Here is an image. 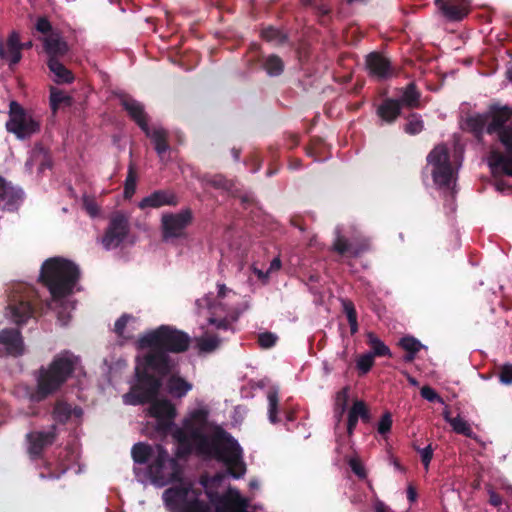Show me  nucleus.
I'll list each match as a JSON object with an SVG mask.
<instances>
[{"mask_svg": "<svg viewBox=\"0 0 512 512\" xmlns=\"http://www.w3.org/2000/svg\"><path fill=\"white\" fill-rule=\"evenodd\" d=\"M139 349L150 350L141 358H137L134 376L137 385L133 392H140L137 401L143 402L154 397L164 385V378L179 368V361L171 354L186 352L191 345L188 333L170 325L158 328L142 335L138 341Z\"/></svg>", "mask_w": 512, "mask_h": 512, "instance_id": "nucleus-1", "label": "nucleus"}, {"mask_svg": "<svg viewBox=\"0 0 512 512\" xmlns=\"http://www.w3.org/2000/svg\"><path fill=\"white\" fill-rule=\"evenodd\" d=\"M488 135H497L498 141L505 148L506 153L491 151L488 162L493 173H501L512 177V107L493 103L486 111Z\"/></svg>", "mask_w": 512, "mask_h": 512, "instance_id": "nucleus-2", "label": "nucleus"}, {"mask_svg": "<svg viewBox=\"0 0 512 512\" xmlns=\"http://www.w3.org/2000/svg\"><path fill=\"white\" fill-rule=\"evenodd\" d=\"M79 358L71 351L56 354L52 361L34 373L36 387L30 395L33 402H41L57 393L75 372Z\"/></svg>", "mask_w": 512, "mask_h": 512, "instance_id": "nucleus-3", "label": "nucleus"}, {"mask_svg": "<svg viewBox=\"0 0 512 512\" xmlns=\"http://www.w3.org/2000/svg\"><path fill=\"white\" fill-rule=\"evenodd\" d=\"M79 277L80 271L75 263L62 257H52L41 265L39 282L49 290L54 300H59L73 292Z\"/></svg>", "mask_w": 512, "mask_h": 512, "instance_id": "nucleus-4", "label": "nucleus"}, {"mask_svg": "<svg viewBox=\"0 0 512 512\" xmlns=\"http://www.w3.org/2000/svg\"><path fill=\"white\" fill-rule=\"evenodd\" d=\"M214 448L206 455L223 462L228 473L239 479L246 473V465L242 460V448L237 440L226 430L218 431L213 439Z\"/></svg>", "mask_w": 512, "mask_h": 512, "instance_id": "nucleus-5", "label": "nucleus"}, {"mask_svg": "<svg viewBox=\"0 0 512 512\" xmlns=\"http://www.w3.org/2000/svg\"><path fill=\"white\" fill-rule=\"evenodd\" d=\"M136 385L137 377L134 376V382L131 384L129 391L123 395V402L133 406L150 404L148 412L151 417L156 419V430L160 433L167 434L174 425L173 421L176 416L175 406L168 399H158L162 387L158 389L156 395L151 399L138 402L137 395L140 392H133Z\"/></svg>", "mask_w": 512, "mask_h": 512, "instance_id": "nucleus-6", "label": "nucleus"}, {"mask_svg": "<svg viewBox=\"0 0 512 512\" xmlns=\"http://www.w3.org/2000/svg\"><path fill=\"white\" fill-rule=\"evenodd\" d=\"M148 474L151 481L159 486L182 480V469L178 460L171 457L160 444L156 445V455L148 466Z\"/></svg>", "mask_w": 512, "mask_h": 512, "instance_id": "nucleus-7", "label": "nucleus"}, {"mask_svg": "<svg viewBox=\"0 0 512 512\" xmlns=\"http://www.w3.org/2000/svg\"><path fill=\"white\" fill-rule=\"evenodd\" d=\"M208 421V411L205 409L193 410L184 420L183 427L188 435L193 439L196 451L199 455H208L214 448V436L224 430L222 427H216L210 436L203 433Z\"/></svg>", "mask_w": 512, "mask_h": 512, "instance_id": "nucleus-8", "label": "nucleus"}, {"mask_svg": "<svg viewBox=\"0 0 512 512\" xmlns=\"http://www.w3.org/2000/svg\"><path fill=\"white\" fill-rule=\"evenodd\" d=\"M38 296L34 288L23 284H18L8 302V315L11 320L18 324H24L28 319L34 317Z\"/></svg>", "mask_w": 512, "mask_h": 512, "instance_id": "nucleus-9", "label": "nucleus"}, {"mask_svg": "<svg viewBox=\"0 0 512 512\" xmlns=\"http://www.w3.org/2000/svg\"><path fill=\"white\" fill-rule=\"evenodd\" d=\"M201 490H193L190 486H175L164 492L168 505L177 507L181 512H211L207 502L200 500Z\"/></svg>", "mask_w": 512, "mask_h": 512, "instance_id": "nucleus-10", "label": "nucleus"}, {"mask_svg": "<svg viewBox=\"0 0 512 512\" xmlns=\"http://www.w3.org/2000/svg\"><path fill=\"white\" fill-rule=\"evenodd\" d=\"M427 162L432 166L431 175L440 188L449 189L453 181V168L450 152L445 144L436 145L427 155Z\"/></svg>", "mask_w": 512, "mask_h": 512, "instance_id": "nucleus-11", "label": "nucleus"}, {"mask_svg": "<svg viewBox=\"0 0 512 512\" xmlns=\"http://www.w3.org/2000/svg\"><path fill=\"white\" fill-rule=\"evenodd\" d=\"M194 216L190 208H185L179 212H167L161 216V235L162 240L169 242L176 239H186L188 237L187 229L193 223Z\"/></svg>", "mask_w": 512, "mask_h": 512, "instance_id": "nucleus-12", "label": "nucleus"}, {"mask_svg": "<svg viewBox=\"0 0 512 512\" xmlns=\"http://www.w3.org/2000/svg\"><path fill=\"white\" fill-rule=\"evenodd\" d=\"M6 129L8 132L15 134L17 138L26 139L40 130V123L26 113L20 104L12 101Z\"/></svg>", "mask_w": 512, "mask_h": 512, "instance_id": "nucleus-13", "label": "nucleus"}, {"mask_svg": "<svg viewBox=\"0 0 512 512\" xmlns=\"http://www.w3.org/2000/svg\"><path fill=\"white\" fill-rule=\"evenodd\" d=\"M129 230L128 218L121 212L113 214L102 238L103 246L107 250L118 247L128 236Z\"/></svg>", "mask_w": 512, "mask_h": 512, "instance_id": "nucleus-14", "label": "nucleus"}, {"mask_svg": "<svg viewBox=\"0 0 512 512\" xmlns=\"http://www.w3.org/2000/svg\"><path fill=\"white\" fill-rule=\"evenodd\" d=\"M58 436L57 425L50 426L48 431H32L26 434L27 453L32 460L42 458L46 448L52 446Z\"/></svg>", "mask_w": 512, "mask_h": 512, "instance_id": "nucleus-15", "label": "nucleus"}, {"mask_svg": "<svg viewBox=\"0 0 512 512\" xmlns=\"http://www.w3.org/2000/svg\"><path fill=\"white\" fill-rule=\"evenodd\" d=\"M199 312L202 309H207L210 313V317L208 319L209 324L213 325L218 330H232V323L236 322L238 319V314L230 315V317L217 318L218 310L224 309L222 303H217L216 300H213L212 294L208 293L204 297L197 299L195 302Z\"/></svg>", "mask_w": 512, "mask_h": 512, "instance_id": "nucleus-16", "label": "nucleus"}, {"mask_svg": "<svg viewBox=\"0 0 512 512\" xmlns=\"http://www.w3.org/2000/svg\"><path fill=\"white\" fill-rule=\"evenodd\" d=\"M434 3L448 22H460L471 12V0H435Z\"/></svg>", "mask_w": 512, "mask_h": 512, "instance_id": "nucleus-17", "label": "nucleus"}, {"mask_svg": "<svg viewBox=\"0 0 512 512\" xmlns=\"http://www.w3.org/2000/svg\"><path fill=\"white\" fill-rule=\"evenodd\" d=\"M31 46V41L23 44L20 43L19 34L16 31H13L9 35L6 45L0 39V58L7 61L9 66L12 67L20 62L22 58L21 50L28 49Z\"/></svg>", "mask_w": 512, "mask_h": 512, "instance_id": "nucleus-18", "label": "nucleus"}, {"mask_svg": "<svg viewBox=\"0 0 512 512\" xmlns=\"http://www.w3.org/2000/svg\"><path fill=\"white\" fill-rule=\"evenodd\" d=\"M366 67L371 76L380 80L388 79L394 74L390 60L379 52H371L366 56Z\"/></svg>", "mask_w": 512, "mask_h": 512, "instance_id": "nucleus-19", "label": "nucleus"}, {"mask_svg": "<svg viewBox=\"0 0 512 512\" xmlns=\"http://www.w3.org/2000/svg\"><path fill=\"white\" fill-rule=\"evenodd\" d=\"M211 500L214 502L213 498ZM248 502L237 491L217 496L215 501L216 512H249Z\"/></svg>", "mask_w": 512, "mask_h": 512, "instance_id": "nucleus-20", "label": "nucleus"}, {"mask_svg": "<svg viewBox=\"0 0 512 512\" xmlns=\"http://www.w3.org/2000/svg\"><path fill=\"white\" fill-rule=\"evenodd\" d=\"M178 202V197L173 191L160 189L144 197L139 202L138 207L140 209L161 208L163 206H176Z\"/></svg>", "mask_w": 512, "mask_h": 512, "instance_id": "nucleus-21", "label": "nucleus"}, {"mask_svg": "<svg viewBox=\"0 0 512 512\" xmlns=\"http://www.w3.org/2000/svg\"><path fill=\"white\" fill-rule=\"evenodd\" d=\"M120 104L142 131L148 130V115L146 114L144 105L141 102L130 96H123L120 99Z\"/></svg>", "mask_w": 512, "mask_h": 512, "instance_id": "nucleus-22", "label": "nucleus"}, {"mask_svg": "<svg viewBox=\"0 0 512 512\" xmlns=\"http://www.w3.org/2000/svg\"><path fill=\"white\" fill-rule=\"evenodd\" d=\"M164 380H166L165 391L172 398L181 399L185 397L193 388L192 383L188 382L185 378L180 376L178 368L166 376Z\"/></svg>", "mask_w": 512, "mask_h": 512, "instance_id": "nucleus-23", "label": "nucleus"}, {"mask_svg": "<svg viewBox=\"0 0 512 512\" xmlns=\"http://www.w3.org/2000/svg\"><path fill=\"white\" fill-rule=\"evenodd\" d=\"M23 199L24 192L22 189L11 186L4 178L0 177V202H5L9 211L17 209Z\"/></svg>", "mask_w": 512, "mask_h": 512, "instance_id": "nucleus-24", "label": "nucleus"}, {"mask_svg": "<svg viewBox=\"0 0 512 512\" xmlns=\"http://www.w3.org/2000/svg\"><path fill=\"white\" fill-rule=\"evenodd\" d=\"M0 343L6 347L8 354L20 356L24 352V344L18 329H4L0 332Z\"/></svg>", "mask_w": 512, "mask_h": 512, "instance_id": "nucleus-25", "label": "nucleus"}, {"mask_svg": "<svg viewBox=\"0 0 512 512\" xmlns=\"http://www.w3.org/2000/svg\"><path fill=\"white\" fill-rule=\"evenodd\" d=\"M143 132L148 138L151 139L158 157L160 158V160H163L165 154L170 149V145L168 142L169 134L167 130L163 128L150 129V127L148 126V130H143Z\"/></svg>", "mask_w": 512, "mask_h": 512, "instance_id": "nucleus-26", "label": "nucleus"}, {"mask_svg": "<svg viewBox=\"0 0 512 512\" xmlns=\"http://www.w3.org/2000/svg\"><path fill=\"white\" fill-rule=\"evenodd\" d=\"M401 102L393 98H385L377 107V116L388 124L394 123L401 115Z\"/></svg>", "mask_w": 512, "mask_h": 512, "instance_id": "nucleus-27", "label": "nucleus"}, {"mask_svg": "<svg viewBox=\"0 0 512 512\" xmlns=\"http://www.w3.org/2000/svg\"><path fill=\"white\" fill-rule=\"evenodd\" d=\"M368 249V243L363 242L360 244H354L348 241L345 237L341 236L337 231V237L333 243V250L340 255H349L357 257Z\"/></svg>", "mask_w": 512, "mask_h": 512, "instance_id": "nucleus-28", "label": "nucleus"}, {"mask_svg": "<svg viewBox=\"0 0 512 512\" xmlns=\"http://www.w3.org/2000/svg\"><path fill=\"white\" fill-rule=\"evenodd\" d=\"M173 438L178 443V448L176 451V458H185L189 456L193 451V439L188 435V433L181 429L180 427H177L172 432Z\"/></svg>", "mask_w": 512, "mask_h": 512, "instance_id": "nucleus-29", "label": "nucleus"}, {"mask_svg": "<svg viewBox=\"0 0 512 512\" xmlns=\"http://www.w3.org/2000/svg\"><path fill=\"white\" fill-rule=\"evenodd\" d=\"M467 130L473 134L477 140H481L486 133L487 116L486 112L476 113L467 117L466 121Z\"/></svg>", "mask_w": 512, "mask_h": 512, "instance_id": "nucleus-30", "label": "nucleus"}, {"mask_svg": "<svg viewBox=\"0 0 512 512\" xmlns=\"http://www.w3.org/2000/svg\"><path fill=\"white\" fill-rule=\"evenodd\" d=\"M420 98L421 93L417 89V86L414 82H410L403 90L400 99H397L401 102V107H408L410 109L419 108L420 107Z\"/></svg>", "mask_w": 512, "mask_h": 512, "instance_id": "nucleus-31", "label": "nucleus"}, {"mask_svg": "<svg viewBox=\"0 0 512 512\" xmlns=\"http://www.w3.org/2000/svg\"><path fill=\"white\" fill-rule=\"evenodd\" d=\"M366 343L374 357H392L390 348L374 332L366 333Z\"/></svg>", "mask_w": 512, "mask_h": 512, "instance_id": "nucleus-32", "label": "nucleus"}, {"mask_svg": "<svg viewBox=\"0 0 512 512\" xmlns=\"http://www.w3.org/2000/svg\"><path fill=\"white\" fill-rule=\"evenodd\" d=\"M81 413V409H72V406L62 399L56 400L53 410L52 418L56 423L66 424L72 416V413Z\"/></svg>", "mask_w": 512, "mask_h": 512, "instance_id": "nucleus-33", "label": "nucleus"}, {"mask_svg": "<svg viewBox=\"0 0 512 512\" xmlns=\"http://www.w3.org/2000/svg\"><path fill=\"white\" fill-rule=\"evenodd\" d=\"M44 50L49 55V58L64 56L68 52L67 43L59 37L49 36L44 40Z\"/></svg>", "mask_w": 512, "mask_h": 512, "instance_id": "nucleus-34", "label": "nucleus"}, {"mask_svg": "<svg viewBox=\"0 0 512 512\" xmlns=\"http://www.w3.org/2000/svg\"><path fill=\"white\" fill-rule=\"evenodd\" d=\"M47 65L50 71L55 75V81L57 83H71L74 80L72 72L68 70L56 57L49 58Z\"/></svg>", "mask_w": 512, "mask_h": 512, "instance_id": "nucleus-35", "label": "nucleus"}, {"mask_svg": "<svg viewBox=\"0 0 512 512\" xmlns=\"http://www.w3.org/2000/svg\"><path fill=\"white\" fill-rule=\"evenodd\" d=\"M202 180L206 185L224 192L233 193L235 190L234 181L227 179L222 174L205 175Z\"/></svg>", "mask_w": 512, "mask_h": 512, "instance_id": "nucleus-36", "label": "nucleus"}, {"mask_svg": "<svg viewBox=\"0 0 512 512\" xmlns=\"http://www.w3.org/2000/svg\"><path fill=\"white\" fill-rule=\"evenodd\" d=\"M398 345L406 351V354L404 355L405 362H412L415 359L416 354L423 347L421 342L413 336H405L401 338Z\"/></svg>", "mask_w": 512, "mask_h": 512, "instance_id": "nucleus-37", "label": "nucleus"}, {"mask_svg": "<svg viewBox=\"0 0 512 512\" xmlns=\"http://www.w3.org/2000/svg\"><path fill=\"white\" fill-rule=\"evenodd\" d=\"M262 68L271 77L280 76L284 71V62L278 55L271 54L264 58Z\"/></svg>", "mask_w": 512, "mask_h": 512, "instance_id": "nucleus-38", "label": "nucleus"}, {"mask_svg": "<svg viewBox=\"0 0 512 512\" xmlns=\"http://www.w3.org/2000/svg\"><path fill=\"white\" fill-rule=\"evenodd\" d=\"M350 387L345 386L336 393L334 402V413L338 422L341 421L348 406Z\"/></svg>", "mask_w": 512, "mask_h": 512, "instance_id": "nucleus-39", "label": "nucleus"}, {"mask_svg": "<svg viewBox=\"0 0 512 512\" xmlns=\"http://www.w3.org/2000/svg\"><path fill=\"white\" fill-rule=\"evenodd\" d=\"M153 455V449L149 444L138 442L131 449V456L135 463L146 464Z\"/></svg>", "mask_w": 512, "mask_h": 512, "instance_id": "nucleus-40", "label": "nucleus"}, {"mask_svg": "<svg viewBox=\"0 0 512 512\" xmlns=\"http://www.w3.org/2000/svg\"><path fill=\"white\" fill-rule=\"evenodd\" d=\"M342 308L343 312L346 314L351 335H354L358 332V321H357V311L354 303L349 299H342Z\"/></svg>", "mask_w": 512, "mask_h": 512, "instance_id": "nucleus-41", "label": "nucleus"}, {"mask_svg": "<svg viewBox=\"0 0 512 512\" xmlns=\"http://www.w3.org/2000/svg\"><path fill=\"white\" fill-rule=\"evenodd\" d=\"M220 343L217 335H206L197 339V348L200 353H212L219 348Z\"/></svg>", "mask_w": 512, "mask_h": 512, "instance_id": "nucleus-42", "label": "nucleus"}, {"mask_svg": "<svg viewBox=\"0 0 512 512\" xmlns=\"http://www.w3.org/2000/svg\"><path fill=\"white\" fill-rule=\"evenodd\" d=\"M261 37L267 41L276 45H282L287 41V36L279 29L268 26L263 28L261 31Z\"/></svg>", "mask_w": 512, "mask_h": 512, "instance_id": "nucleus-43", "label": "nucleus"}, {"mask_svg": "<svg viewBox=\"0 0 512 512\" xmlns=\"http://www.w3.org/2000/svg\"><path fill=\"white\" fill-rule=\"evenodd\" d=\"M444 417H445L446 421L449 422V424L452 426L453 430L456 433L464 435V436H468V437L471 436L472 429H471L470 425L468 424V422L466 420H464L462 417L457 416V417L451 418L448 416V412L444 413Z\"/></svg>", "mask_w": 512, "mask_h": 512, "instance_id": "nucleus-44", "label": "nucleus"}, {"mask_svg": "<svg viewBox=\"0 0 512 512\" xmlns=\"http://www.w3.org/2000/svg\"><path fill=\"white\" fill-rule=\"evenodd\" d=\"M268 399V418L269 421L273 424H276L279 422L278 419V406H279V396L277 390H269L267 394Z\"/></svg>", "mask_w": 512, "mask_h": 512, "instance_id": "nucleus-45", "label": "nucleus"}, {"mask_svg": "<svg viewBox=\"0 0 512 512\" xmlns=\"http://www.w3.org/2000/svg\"><path fill=\"white\" fill-rule=\"evenodd\" d=\"M404 131L410 135H416L424 129V122L419 114L412 113L407 117Z\"/></svg>", "mask_w": 512, "mask_h": 512, "instance_id": "nucleus-46", "label": "nucleus"}, {"mask_svg": "<svg viewBox=\"0 0 512 512\" xmlns=\"http://www.w3.org/2000/svg\"><path fill=\"white\" fill-rule=\"evenodd\" d=\"M374 358L375 357L369 352L358 357L356 361V368L358 370L359 376L367 374L372 369L374 366Z\"/></svg>", "mask_w": 512, "mask_h": 512, "instance_id": "nucleus-47", "label": "nucleus"}, {"mask_svg": "<svg viewBox=\"0 0 512 512\" xmlns=\"http://www.w3.org/2000/svg\"><path fill=\"white\" fill-rule=\"evenodd\" d=\"M71 98L64 92L52 88L50 91V106L55 112L62 103L70 104Z\"/></svg>", "mask_w": 512, "mask_h": 512, "instance_id": "nucleus-48", "label": "nucleus"}, {"mask_svg": "<svg viewBox=\"0 0 512 512\" xmlns=\"http://www.w3.org/2000/svg\"><path fill=\"white\" fill-rule=\"evenodd\" d=\"M136 190V173L132 164L129 165L128 174L125 180L124 197L131 198Z\"/></svg>", "mask_w": 512, "mask_h": 512, "instance_id": "nucleus-49", "label": "nucleus"}, {"mask_svg": "<svg viewBox=\"0 0 512 512\" xmlns=\"http://www.w3.org/2000/svg\"><path fill=\"white\" fill-rule=\"evenodd\" d=\"M413 449L420 454L421 462L424 465L425 469L428 470L434 452L432 445L429 444L428 446L421 448L417 446L416 443H413Z\"/></svg>", "mask_w": 512, "mask_h": 512, "instance_id": "nucleus-50", "label": "nucleus"}, {"mask_svg": "<svg viewBox=\"0 0 512 512\" xmlns=\"http://www.w3.org/2000/svg\"><path fill=\"white\" fill-rule=\"evenodd\" d=\"M132 319L131 315L123 314L119 317L114 324V332L118 335V337L123 339H130V336H125L124 331L128 324V322Z\"/></svg>", "mask_w": 512, "mask_h": 512, "instance_id": "nucleus-51", "label": "nucleus"}, {"mask_svg": "<svg viewBox=\"0 0 512 512\" xmlns=\"http://www.w3.org/2000/svg\"><path fill=\"white\" fill-rule=\"evenodd\" d=\"M278 337L272 332H263L258 335V344L261 348L268 349L273 347Z\"/></svg>", "mask_w": 512, "mask_h": 512, "instance_id": "nucleus-52", "label": "nucleus"}, {"mask_svg": "<svg viewBox=\"0 0 512 512\" xmlns=\"http://www.w3.org/2000/svg\"><path fill=\"white\" fill-rule=\"evenodd\" d=\"M359 418L360 417L358 415V411L356 409L355 402H354L348 412L347 433L349 436H351L354 433V430L357 426Z\"/></svg>", "mask_w": 512, "mask_h": 512, "instance_id": "nucleus-53", "label": "nucleus"}, {"mask_svg": "<svg viewBox=\"0 0 512 512\" xmlns=\"http://www.w3.org/2000/svg\"><path fill=\"white\" fill-rule=\"evenodd\" d=\"M499 381L504 385H512V364L505 363L500 367Z\"/></svg>", "mask_w": 512, "mask_h": 512, "instance_id": "nucleus-54", "label": "nucleus"}, {"mask_svg": "<svg viewBox=\"0 0 512 512\" xmlns=\"http://www.w3.org/2000/svg\"><path fill=\"white\" fill-rule=\"evenodd\" d=\"M420 395L422 398L429 402H442V398L438 395V393L430 386H423L420 390Z\"/></svg>", "mask_w": 512, "mask_h": 512, "instance_id": "nucleus-55", "label": "nucleus"}, {"mask_svg": "<svg viewBox=\"0 0 512 512\" xmlns=\"http://www.w3.org/2000/svg\"><path fill=\"white\" fill-rule=\"evenodd\" d=\"M391 427H392V417H391V414L387 412V413L383 414V416L381 417V419L378 423L377 430L381 435H385L388 432H390Z\"/></svg>", "mask_w": 512, "mask_h": 512, "instance_id": "nucleus-56", "label": "nucleus"}, {"mask_svg": "<svg viewBox=\"0 0 512 512\" xmlns=\"http://www.w3.org/2000/svg\"><path fill=\"white\" fill-rule=\"evenodd\" d=\"M354 402L360 419L363 422L368 423L370 421L371 415L366 403L362 400H356Z\"/></svg>", "mask_w": 512, "mask_h": 512, "instance_id": "nucleus-57", "label": "nucleus"}, {"mask_svg": "<svg viewBox=\"0 0 512 512\" xmlns=\"http://www.w3.org/2000/svg\"><path fill=\"white\" fill-rule=\"evenodd\" d=\"M349 466L351 468V470L353 471V473L358 476L359 478L363 479L366 477V470L364 468V466L358 461V460H355V459H352L350 462H349Z\"/></svg>", "mask_w": 512, "mask_h": 512, "instance_id": "nucleus-58", "label": "nucleus"}, {"mask_svg": "<svg viewBox=\"0 0 512 512\" xmlns=\"http://www.w3.org/2000/svg\"><path fill=\"white\" fill-rule=\"evenodd\" d=\"M35 28L38 32L42 34H47L51 31L52 26L46 17H40L36 22Z\"/></svg>", "mask_w": 512, "mask_h": 512, "instance_id": "nucleus-59", "label": "nucleus"}, {"mask_svg": "<svg viewBox=\"0 0 512 512\" xmlns=\"http://www.w3.org/2000/svg\"><path fill=\"white\" fill-rule=\"evenodd\" d=\"M489 503L494 507H500L502 505V497L495 492L491 486L488 488Z\"/></svg>", "mask_w": 512, "mask_h": 512, "instance_id": "nucleus-60", "label": "nucleus"}, {"mask_svg": "<svg viewBox=\"0 0 512 512\" xmlns=\"http://www.w3.org/2000/svg\"><path fill=\"white\" fill-rule=\"evenodd\" d=\"M83 205H84L86 211L91 216H96L99 213V207L93 200H89V199L85 198Z\"/></svg>", "mask_w": 512, "mask_h": 512, "instance_id": "nucleus-61", "label": "nucleus"}, {"mask_svg": "<svg viewBox=\"0 0 512 512\" xmlns=\"http://www.w3.org/2000/svg\"><path fill=\"white\" fill-rule=\"evenodd\" d=\"M217 288H218L217 297L215 298L212 295V298H213V300H216V302L219 304V303H221L220 300L223 299L228 292H231V290L228 289L225 284H217Z\"/></svg>", "mask_w": 512, "mask_h": 512, "instance_id": "nucleus-62", "label": "nucleus"}, {"mask_svg": "<svg viewBox=\"0 0 512 512\" xmlns=\"http://www.w3.org/2000/svg\"><path fill=\"white\" fill-rule=\"evenodd\" d=\"M316 13L320 17L328 16L331 12V9L325 4L315 5Z\"/></svg>", "mask_w": 512, "mask_h": 512, "instance_id": "nucleus-63", "label": "nucleus"}, {"mask_svg": "<svg viewBox=\"0 0 512 512\" xmlns=\"http://www.w3.org/2000/svg\"><path fill=\"white\" fill-rule=\"evenodd\" d=\"M52 161L51 158L47 155L44 156V159L41 161L39 165V171L43 172L45 169H51Z\"/></svg>", "mask_w": 512, "mask_h": 512, "instance_id": "nucleus-64", "label": "nucleus"}]
</instances>
